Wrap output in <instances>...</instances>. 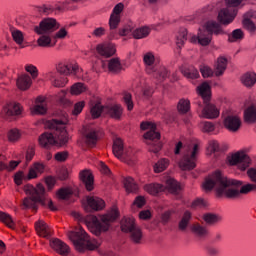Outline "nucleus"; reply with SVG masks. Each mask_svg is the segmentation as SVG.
<instances>
[{
  "instance_id": "f257e3e1",
  "label": "nucleus",
  "mask_w": 256,
  "mask_h": 256,
  "mask_svg": "<svg viewBox=\"0 0 256 256\" xmlns=\"http://www.w3.org/2000/svg\"><path fill=\"white\" fill-rule=\"evenodd\" d=\"M246 175L251 183L243 185V181L233 180L217 170L205 179L202 187L205 191L215 189L217 195H225L228 199H239L241 195H247L256 191V167L247 169Z\"/></svg>"
},
{
  "instance_id": "f03ea898",
  "label": "nucleus",
  "mask_w": 256,
  "mask_h": 256,
  "mask_svg": "<svg viewBox=\"0 0 256 256\" xmlns=\"http://www.w3.org/2000/svg\"><path fill=\"white\" fill-rule=\"evenodd\" d=\"M50 132H44L39 137V143L44 149H49L53 145H67L69 134L65 129V123L61 120H53L50 123Z\"/></svg>"
},
{
  "instance_id": "7ed1b4c3",
  "label": "nucleus",
  "mask_w": 256,
  "mask_h": 256,
  "mask_svg": "<svg viewBox=\"0 0 256 256\" xmlns=\"http://www.w3.org/2000/svg\"><path fill=\"white\" fill-rule=\"evenodd\" d=\"M24 192L29 197L24 198L23 209L37 211V203H41L44 207H48L50 211H57V206L53 204V201L45 199V187H43V184H38L36 188L31 184H27L24 186Z\"/></svg>"
},
{
  "instance_id": "20e7f679",
  "label": "nucleus",
  "mask_w": 256,
  "mask_h": 256,
  "mask_svg": "<svg viewBox=\"0 0 256 256\" xmlns=\"http://www.w3.org/2000/svg\"><path fill=\"white\" fill-rule=\"evenodd\" d=\"M68 238L72 241L76 251L83 253L86 249L95 251L101 247V241L90 239L83 227L79 226L74 231L68 232Z\"/></svg>"
},
{
  "instance_id": "39448f33",
  "label": "nucleus",
  "mask_w": 256,
  "mask_h": 256,
  "mask_svg": "<svg viewBox=\"0 0 256 256\" xmlns=\"http://www.w3.org/2000/svg\"><path fill=\"white\" fill-rule=\"evenodd\" d=\"M119 218V210L114 207L107 214H104L100 217L92 216L90 221L87 223V227L89 231L99 237L101 233H105L109 231V227H111V223L113 221H117Z\"/></svg>"
},
{
  "instance_id": "423d86ee",
  "label": "nucleus",
  "mask_w": 256,
  "mask_h": 256,
  "mask_svg": "<svg viewBox=\"0 0 256 256\" xmlns=\"http://www.w3.org/2000/svg\"><path fill=\"white\" fill-rule=\"evenodd\" d=\"M81 69L78 64H58L56 71L46 73V79L51 81L53 87H65L67 85V75H77Z\"/></svg>"
},
{
  "instance_id": "0eeeda50",
  "label": "nucleus",
  "mask_w": 256,
  "mask_h": 256,
  "mask_svg": "<svg viewBox=\"0 0 256 256\" xmlns=\"http://www.w3.org/2000/svg\"><path fill=\"white\" fill-rule=\"evenodd\" d=\"M223 27L217 21H208L203 29H199L198 36L191 38L192 43H199L203 47H207L213 39V35H223Z\"/></svg>"
},
{
  "instance_id": "6e6552de",
  "label": "nucleus",
  "mask_w": 256,
  "mask_h": 256,
  "mask_svg": "<svg viewBox=\"0 0 256 256\" xmlns=\"http://www.w3.org/2000/svg\"><path fill=\"white\" fill-rule=\"evenodd\" d=\"M197 93L202 98L203 103H205L201 117H204V119H217L219 117V109L215 105L209 104V101H211V85L203 82L197 87Z\"/></svg>"
},
{
  "instance_id": "1a4fd4ad",
  "label": "nucleus",
  "mask_w": 256,
  "mask_h": 256,
  "mask_svg": "<svg viewBox=\"0 0 256 256\" xmlns=\"http://www.w3.org/2000/svg\"><path fill=\"white\" fill-rule=\"evenodd\" d=\"M140 129H142V131L149 130L144 134V139H146V145H148L150 153H159L163 146L159 141V139H161V134L157 132V125L153 122H142L140 124Z\"/></svg>"
},
{
  "instance_id": "9d476101",
  "label": "nucleus",
  "mask_w": 256,
  "mask_h": 256,
  "mask_svg": "<svg viewBox=\"0 0 256 256\" xmlns=\"http://www.w3.org/2000/svg\"><path fill=\"white\" fill-rule=\"evenodd\" d=\"M243 0H225L226 8H222L218 13V21L221 25H231L239 13V5Z\"/></svg>"
},
{
  "instance_id": "9b49d317",
  "label": "nucleus",
  "mask_w": 256,
  "mask_h": 256,
  "mask_svg": "<svg viewBox=\"0 0 256 256\" xmlns=\"http://www.w3.org/2000/svg\"><path fill=\"white\" fill-rule=\"evenodd\" d=\"M197 153H199V145L197 144L184 147V154L179 162L182 171H191L197 167Z\"/></svg>"
},
{
  "instance_id": "f8f14e48",
  "label": "nucleus",
  "mask_w": 256,
  "mask_h": 256,
  "mask_svg": "<svg viewBox=\"0 0 256 256\" xmlns=\"http://www.w3.org/2000/svg\"><path fill=\"white\" fill-rule=\"evenodd\" d=\"M112 151L120 161L127 163V165H135V152L131 148L125 149L123 140L116 138L113 143Z\"/></svg>"
},
{
  "instance_id": "ddd939ff",
  "label": "nucleus",
  "mask_w": 256,
  "mask_h": 256,
  "mask_svg": "<svg viewBox=\"0 0 256 256\" xmlns=\"http://www.w3.org/2000/svg\"><path fill=\"white\" fill-rule=\"evenodd\" d=\"M90 113L93 119H99V117H101V113L110 115L112 119H121V115H123V108L121 105L103 106L98 102L91 107Z\"/></svg>"
},
{
  "instance_id": "4468645a",
  "label": "nucleus",
  "mask_w": 256,
  "mask_h": 256,
  "mask_svg": "<svg viewBox=\"0 0 256 256\" xmlns=\"http://www.w3.org/2000/svg\"><path fill=\"white\" fill-rule=\"evenodd\" d=\"M121 231L123 233H130V239L133 243H141L143 239V232L135 224V218L133 217H124L120 222Z\"/></svg>"
},
{
  "instance_id": "2eb2a0df",
  "label": "nucleus",
  "mask_w": 256,
  "mask_h": 256,
  "mask_svg": "<svg viewBox=\"0 0 256 256\" xmlns=\"http://www.w3.org/2000/svg\"><path fill=\"white\" fill-rule=\"evenodd\" d=\"M230 165H237L240 171H246L251 165V158L244 152H236L228 157Z\"/></svg>"
},
{
  "instance_id": "dca6fc26",
  "label": "nucleus",
  "mask_w": 256,
  "mask_h": 256,
  "mask_svg": "<svg viewBox=\"0 0 256 256\" xmlns=\"http://www.w3.org/2000/svg\"><path fill=\"white\" fill-rule=\"evenodd\" d=\"M224 117V127L228 129V131H231L232 133H235L241 129V118L237 116V114L233 113L232 111L226 110L223 112Z\"/></svg>"
},
{
  "instance_id": "f3484780",
  "label": "nucleus",
  "mask_w": 256,
  "mask_h": 256,
  "mask_svg": "<svg viewBox=\"0 0 256 256\" xmlns=\"http://www.w3.org/2000/svg\"><path fill=\"white\" fill-rule=\"evenodd\" d=\"M123 9H125V5L123 3H118L112 10L109 19V27H110V35L113 37L115 35V29L119 27V23H121V13H123Z\"/></svg>"
},
{
  "instance_id": "a211bd4d",
  "label": "nucleus",
  "mask_w": 256,
  "mask_h": 256,
  "mask_svg": "<svg viewBox=\"0 0 256 256\" xmlns=\"http://www.w3.org/2000/svg\"><path fill=\"white\" fill-rule=\"evenodd\" d=\"M56 29H59V24L55 18L43 19L39 26L34 27L35 33L38 35H45V33H53Z\"/></svg>"
},
{
  "instance_id": "6ab92c4d",
  "label": "nucleus",
  "mask_w": 256,
  "mask_h": 256,
  "mask_svg": "<svg viewBox=\"0 0 256 256\" xmlns=\"http://www.w3.org/2000/svg\"><path fill=\"white\" fill-rule=\"evenodd\" d=\"M1 115L4 119H9V117L15 115H21V105L16 102H9L3 107Z\"/></svg>"
},
{
  "instance_id": "aec40b11",
  "label": "nucleus",
  "mask_w": 256,
  "mask_h": 256,
  "mask_svg": "<svg viewBox=\"0 0 256 256\" xmlns=\"http://www.w3.org/2000/svg\"><path fill=\"white\" fill-rule=\"evenodd\" d=\"M96 51L101 55L102 57H113L115 55L117 49L115 48V44L113 43H104L99 44L96 47Z\"/></svg>"
},
{
  "instance_id": "412c9836",
  "label": "nucleus",
  "mask_w": 256,
  "mask_h": 256,
  "mask_svg": "<svg viewBox=\"0 0 256 256\" xmlns=\"http://www.w3.org/2000/svg\"><path fill=\"white\" fill-rule=\"evenodd\" d=\"M80 180L85 185L88 191H93L95 187V179L93 178V174L88 170H84L80 172Z\"/></svg>"
},
{
  "instance_id": "4be33fe9",
  "label": "nucleus",
  "mask_w": 256,
  "mask_h": 256,
  "mask_svg": "<svg viewBox=\"0 0 256 256\" xmlns=\"http://www.w3.org/2000/svg\"><path fill=\"white\" fill-rule=\"evenodd\" d=\"M50 247H52L54 251H57V253H60V255H69V246L59 239L52 240Z\"/></svg>"
},
{
  "instance_id": "5701e85b",
  "label": "nucleus",
  "mask_w": 256,
  "mask_h": 256,
  "mask_svg": "<svg viewBox=\"0 0 256 256\" xmlns=\"http://www.w3.org/2000/svg\"><path fill=\"white\" fill-rule=\"evenodd\" d=\"M87 203L93 211H101L105 207V201L97 196H88Z\"/></svg>"
},
{
  "instance_id": "b1692460",
  "label": "nucleus",
  "mask_w": 256,
  "mask_h": 256,
  "mask_svg": "<svg viewBox=\"0 0 256 256\" xmlns=\"http://www.w3.org/2000/svg\"><path fill=\"white\" fill-rule=\"evenodd\" d=\"M143 61L146 65V73H148V75H151L157 71V68L153 67V64L155 63V55H153V53H146L143 57Z\"/></svg>"
},
{
  "instance_id": "393cba45",
  "label": "nucleus",
  "mask_w": 256,
  "mask_h": 256,
  "mask_svg": "<svg viewBox=\"0 0 256 256\" xmlns=\"http://www.w3.org/2000/svg\"><path fill=\"white\" fill-rule=\"evenodd\" d=\"M32 115H45L47 113V106L43 97L36 99V105L31 109Z\"/></svg>"
},
{
  "instance_id": "a878e982",
  "label": "nucleus",
  "mask_w": 256,
  "mask_h": 256,
  "mask_svg": "<svg viewBox=\"0 0 256 256\" xmlns=\"http://www.w3.org/2000/svg\"><path fill=\"white\" fill-rule=\"evenodd\" d=\"M35 229L40 237H49L51 235V228L43 220L35 223Z\"/></svg>"
},
{
  "instance_id": "bb28decb",
  "label": "nucleus",
  "mask_w": 256,
  "mask_h": 256,
  "mask_svg": "<svg viewBox=\"0 0 256 256\" xmlns=\"http://www.w3.org/2000/svg\"><path fill=\"white\" fill-rule=\"evenodd\" d=\"M165 189H167V187L160 183H150L144 186V190H146L149 195H159V193H163Z\"/></svg>"
},
{
  "instance_id": "cd10ccee",
  "label": "nucleus",
  "mask_w": 256,
  "mask_h": 256,
  "mask_svg": "<svg viewBox=\"0 0 256 256\" xmlns=\"http://www.w3.org/2000/svg\"><path fill=\"white\" fill-rule=\"evenodd\" d=\"M45 171V165L42 163L36 162L33 164V166L29 169L28 172V179H37L38 174L41 175Z\"/></svg>"
},
{
  "instance_id": "c85d7f7f",
  "label": "nucleus",
  "mask_w": 256,
  "mask_h": 256,
  "mask_svg": "<svg viewBox=\"0 0 256 256\" xmlns=\"http://www.w3.org/2000/svg\"><path fill=\"white\" fill-rule=\"evenodd\" d=\"M192 233L198 237V239H205V237L209 236V230L207 227L202 226L201 224H193L192 225Z\"/></svg>"
},
{
  "instance_id": "c756f323",
  "label": "nucleus",
  "mask_w": 256,
  "mask_h": 256,
  "mask_svg": "<svg viewBox=\"0 0 256 256\" xmlns=\"http://www.w3.org/2000/svg\"><path fill=\"white\" fill-rule=\"evenodd\" d=\"M203 220L209 227H215L218 223H221V217L215 213H205Z\"/></svg>"
},
{
  "instance_id": "7c9ffc66",
  "label": "nucleus",
  "mask_w": 256,
  "mask_h": 256,
  "mask_svg": "<svg viewBox=\"0 0 256 256\" xmlns=\"http://www.w3.org/2000/svg\"><path fill=\"white\" fill-rule=\"evenodd\" d=\"M181 73L186 79H199V71L193 66H184Z\"/></svg>"
},
{
  "instance_id": "2f4dec72",
  "label": "nucleus",
  "mask_w": 256,
  "mask_h": 256,
  "mask_svg": "<svg viewBox=\"0 0 256 256\" xmlns=\"http://www.w3.org/2000/svg\"><path fill=\"white\" fill-rule=\"evenodd\" d=\"M86 145L88 147H96L97 141H99V132L97 130H89L86 134Z\"/></svg>"
},
{
  "instance_id": "473e14b6",
  "label": "nucleus",
  "mask_w": 256,
  "mask_h": 256,
  "mask_svg": "<svg viewBox=\"0 0 256 256\" xmlns=\"http://www.w3.org/2000/svg\"><path fill=\"white\" fill-rule=\"evenodd\" d=\"M166 184L169 192L173 195H179V193H181V184H179L177 180L169 178L167 179Z\"/></svg>"
},
{
  "instance_id": "72a5a7b5",
  "label": "nucleus",
  "mask_w": 256,
  "mask_h": 256,
  "mask_svg": "<svg viewBox=\"0 0 256 256\" xmlns=\"http://www.w3.org/2000/svg\"><path fill=\"white\" fill-rule=\"evenodd\" d=\"M31 83V76H29L28 74L20 76L17 80V85L22 91H27V89L31 87Z\"/></svg>"
},
{
  "instance_id": "f704fd0d",
  "label": "nucleus",
  "mask_w": 256,
  "mask_h": 256,
  "mask_svg": "<svg viewBox=\"0 0 256 256\" xmlns=\"http://www.w3.org/2000/svg\"><path fill=\"white\" fill-rule=\"evenodd\" d=\"M226 69H227V58L225 57L218 58L215 71H214L216 77H220V75H223Z\"/></svg>"
},
{
  "instance_id": "c9c22d12",
  "label": "nucleus",
  "mask_w": 256,
  "mask_h": 256,
  "mask_svg": "<svg viewBox=\"0 0 256 256\" xmlns=\"http://www.w3.org/2000/svg\"><path fill=\"white\" fill-rule=\"evenodd\" d=\"M244 121H246V123H255L256 121L255 105H251L244 111Z\"/></svg>"
},
{
  "instance_id": "e433bc0d",
  "label": "nucleus",
  "mask_w": 256,
  "mask_h": 256,
  "mask_svg": "<svg viewBox=\"0 0 256 256\" xmlns=\"http://www.w3.org/2000/svg\"><path fill=\"white\" fill-rule=\"evenodd\" d=\"M149 33H151V29L147 26H143L135 29L132 35L134 39H145V37H149Z\"/></svg>"
},
{
  "instance_id": "4c0bfd02",
  "label": "nucleus",
  "mask_w": 256,
  "mask_h": 256,
  "mask_svg": "<svg viewBox=\"0 0 256 256\" xmlns=\"http://www.w3.org/2000/svg\"><path fill=\"white\" fill-rule=\"evenodd\" d=\"M241 81L245 87H253V85L256 83L255 72H247L242 76Z\"/></svg>"
},
{
  "instance_id": "58836bf2",
  "label": "nucleus",
  "mask_w": 256,
  "mask_h": 256,
  "mask_svg": "<svg viewBox=\"0 0 256 256\" xmlns=\"http://www.w3.org/2000/svg\"><path fill=\"white\" fill-rule=\"evenodd\" d=\"M108 69L110 73H119L121 69H123L121 61H119V58H111L108 61Z\"/></svg>"
},
{
  "instance_id": "ea45409f",
  "label": "nucleus",
  "mask_w": 256,
  "mask_h": 256,
  "mask_svg": "<svg viewBox=\"0 0 256 256\" xmlns=\"http://www.w3.org/2000/svg\"><path fill=\"white\" fill-rule=\"evenodd\" d=\"M124 187L127 193H137L139 186L135 183V180L132 177H127L124 179Z\"/></svg>"
},
{
  "instance_id": "a19ab883",
  "label": "nucleus",
  "mask_w": 256,
  "mask_h": 256,
  "mask_svg": "<svg viewBox=\"0 0 256 256\" xmlns=\"http://www.w3.org/2000/svg\"><path fill=\"white\" fill-rule=\"evenodd\" d=\"M191 212L185 211L179 224H178V229L180 231H187V227L189 226V221H191Z\"/></svg>"
},
{
  "instance_id": "79ce46f5",
  "label": "nucleus",
  "mask_w": 256,
  "mask_h": 256,
  "mask_svg": "<svg viewBox=\"0 0 256 256\" xmlns=\"http://www.w3.org/2000/svg\"><path fill=\"white\" fill-rule=\"evenodd\" d=\"M245 39V32L242 29L238 28L232 31L231 35L228 38L230 43H235L237 41H243Z\"/></svg>"
},
{
  "instance_id": "37998d69",
  "label": "nucleus",
  "mask_w": 256,
  "mask_h": 256,
  "mask_svg": "<svg viewBox=\"0 0 256 256\" xmlns=\"http://www.w3.org/2000/svg\"><path fill=\"white\" fill-rule=\"evenodd\" d=\"M0 221L10 229H15V221H13V218L8 213L0 212Z\"/></svg>"
},
{
  "instance_id": "c03bdc74",
  "label": "nucleus",
  "mask_w": 256,
  "mask_h": 256,
  "mask_svg": "<svg viewBox=\"0 0 256 256\" xmlns=\"http://www.w3.org/2000/svg\"><path fill=\"white\" fill-rule=\"evenodd\" d=\"M177 109L179 113H182V114L188 113V111L191 109V102L186 99H181L178 102Z\"/></svg>"
},
{
  "instance_id": "a18cd8bd",
  "label": "nucleus",
  "mask_w": 256,
  "mask_h": 256,
  "mask_svg": "<svg viewBox=\"0 0 256 256\" xmlns=\"http://www.w3.org/2000/svg\"><path fill=\"white\" fill-rule=\"evenodd\" d=\"M242 25L244 29L250 33V35L256 34V25L253 23V21L243 18Z\"/></svg>"
},
{
  "instance_id": "49530a36",
  "label": "nucleus",
  "mask_w": 256,
  "mask_h": 256,
  "mask_svg": "<svg viewBox=\"0 0 256 256\" xmlns=\"http://www.w3.org/2000/svg\"><path fill=\"white\" fill-rule=\"evenodd\" d=\"M187 40V29L183 28L180 30L179 35L176 39V45L178 49H181L183 45H185V41Z\"/></svg>"
},
{
  "instance_id": "de8ad7c7",
  "label": "nucleus",
  "mask_w": 256,
  "mask_h": 256,
  "mask_svg": "<svg viewBox=\"0 0 256 256\" xmlns=\"http://www.w3.org/2000/svg\"><path fill=\"white\" fill-rule=\"evenodd\" d=\"M167 167H169V160L163 158L154 165V171L155 173H162Z\"/></svg>"
},
{
  "instance_id": "09e8293b",
  "label": "nucleus",
  "mask_w": 256,
  "mask_h": 256,
  "mask_svg": "<svg viewBox=\"0 0 256 256\" xmlns=\"http://www.w3.org/2000/svg\"><path fill=\"white\" fill-rule=\"evenodd\" d=\"M37 44L39 47H53V44H51V37L47 35H42L38 38Z\"/></svg>"
},
{
  "instance_id": "8fccbe9b",
  "label": "nucleus",
  "mask_w": 256,
  "mask_h": 256,
  "mask_svg": "<svg viewBox=\"0 0 256 256\" xmlns=\"http://www.w3.org/2000/svg\"><path fill=\"white\" fill-rule=\"evenodd\" d=\"M123 101H124L128 111H133L134 104H133V98L130 93H128V92L124 93Z\"/></svg>"
},
{
  "instance_id": "3c124183",
  "label": "nucleus",
  "mask_w": 256,
  "mask_h": 256,
  "mask_svg": "<svg viewBox=\"0 0 256 256\" xmlns=\"http://www.w3.org/2000/svg\"><path fill=\"white\" fill-rule=\"evenodd\" d=\"M8 139L12 143H15V141H19V139H21V132H19V130L17 129H11L8 132Z\"/></svg>"
},
{
  "instance_id": "603ef678",
  "label": "nucleus",
  "mask_w": 256,
  "mask_h": 256,
  "mask_svg": "<svg viewBox=\"0 0 256 256\" xmlns=\"http://www.w3.org/2000/svg\"><path fill=\"white\" fill-rule=\"evenodd\" d=\"M59 199H69L73 192L69 188H61L57 193Z\"/></svg>"
},
{
  "instance_id": "864d4df0",
  "label": "nucleus",
  "mask_w": 256,
  "mask_h": 256,
  "mask_svg": "<svg viewBox=\"0 0 256 256\" xmlns=\"http://www.w3.org/2000/svg\"><path fill=\"white\" fill-rule=\"evenodd\" d=\"M85 91V85L83 83H76L71 87L72 95H80Z\"/></svg>"
},
{
  "instance_id": "5fc2aeb1",
  "label": "nucleus",
  "mask_w": 256,
  "mask_h": 256,
  "mask_svg": "<svg viewBox=\"0 0 256 256\" xmlns=\"http://www.w3.org/2000/svg\"><path fill=\"white\" fill-rule=\"evenodd\" d=\"M200 73L202 77L207 78V77H213V69H211L209 66L201 65L200 66Z\"/></svg>"
},
{
  "instance_id": "6e6d98bb",
  "label": "nucleus",
  "mask_w": 256,
  "mask_h": 256,
  "mask_svg": "<svg viewBox=\"0 0 256 256\" xmlns=\"http://www.w3.org/2000/svg\"><path fill=\"white\" fill-rule=\"evenodd\" d=\"M206 253L208 256H219L221 251L217 246L214 245H208L206 246Z\"/></svg>"
},
{
  "instance_id": "4d7b16f0",
  "label": "nucleus",
  "mask_w": 256,
  "mask_h": 256,
  "mask_svg": "<svg viewBox=\"0 0 256 256\" xmlns=\"http://www.w3.org/2000/svg\"><path fill=\"white\" fill-rule=\"evenodd\" d=\"M154 73V77H159L160 81H165V79H167V77H169L170 73L169 71H167V69L162 68L159 72H157V70Z\"/></svg>"
},
{
  "instance_id": "13d9d810",
  "label": "nucleus",
  "mask_w": 256,
  "mask_h": 256,
  "mask_svg": "<svg viewBox=\"0 0 256 256\" xmlns=\"http://www.w3.org/2000/svg\"><path fill=\"white\" fill-rule=\"evenodd\" d=\"M208 149L211 153H221V147L219 146V142H217L216 140H212L209 142Z\"/></svg>"
},
{
  "instance_id": "bf43d9fd",
  "label": "nucleus",
  "mask_w": 256,
  "mask_h": 256,
  "mask_svg": "<svg viewBox=\"0 0 256 256\" xmlns=\"http://www.w3.org/2000/svg\"><path fill=\"white\" fill-rule=\"evenodd\" d=\"M25 70L27 71V73H30L32 79H37L38 75H39V70L32 64L27 65L25 67Z\"/></svg>"
},
{
  "instance_id": "052dcab7",
  "label": "nucleus",
  "mask_w": 256,
  "mask_h": 256,
  "mask_svg": "<svg viewBox=\"0 0 256 256\" xmlns=\"http://www.w3.org/2000/svg\"><path fill=\"white\" fill-rule=\"evenodd\" d=\"M12 37L15 43H17L18 45H21V43H23V32L19 30H14L12 31Z\"/></svg>"
},
{
  "instance_id": "680f3d73",
  "label": "nucleus",
  "mask_w": 256,
  "mask_h": 256,
  "mask_svg": "<svg viewBox=\"0 0 256 256\" xmlns=\"http://www.w3.org/2000/svg\"><path fill=\"white\" fill-rule=\"evenodd\" d=\"M67 157H69V152L67 151L58 152L55 154V159L59 162L67 161Z\"/></svg>"
},
{
  "instance_id": "e2e57ef3",
  "label": "nucleus",
  "mask_w": 256,
  "mask_h": 256,
  "mask_svg": "<svg viewBox=\"0 0 256 256\" xmlns=\"http://www.w3.org/2000/svg\"><path fill=\"white\" fill-rule=\"evenodd\" d=\"M203 131L205 133H211V132L215 131V125L213 124V122H204L203 123Z\"/></svg>"
},
{
  "instance_id": "0e129e2a",
  "label": "nucleus",
  "mask_w": 256,
  "mask_h": 256,
  "mask_svg": "<svg viewBox=\"0 0 256 256\" xmlns=\"http://www.w3.org/2000/svg\"><path fill=\"white\" fill-rule=\"evenodd\" d=\"M85 107V102H78L74 105V110L72 111L73 115H79L83 108Z\"/></svg>"
},
{
  "instance_id": "69168bd1",
  "label": "nucleus",
  "mask_w": 256,
  "mask_h": 256,
  "mask_svg": "<svg viewBox=\"0 0 256 256\" xmlns=\"http://www.w3.org/2000/svg\"><path fill=\"white\" fill-rule=\"evenodd\" d=\"M33 157H35V148L30 147L26 151V163L33 161Z\"/></svg>"
},
{
  "instance_id": "338daca9",
  "label": "nucleus",
  "mask_w": 256,
  "mask_h": 256,
  "mask_svg": "<svg viewBox=\"0 0 256 256\" xmlns=\"http://www.w3.org/2000/svg\"><path fill=\"white\" fill-rule=\"evenodd\" d=\"M134 205H136V207L141 209V207H143L145 205V197H143V196L136 197L134 200Z\"/></svg>"
},
{
  "instance_id": "774afa93",
  "label": "nucleus",
  "mask_w": 256,
  "mask_h": 256,
  "mask_svg": "<svg viewBox=\"0 0 256 256\" xmlns=\"http://www.w3.org/2000/svg\"><path fill=\"white\" fill-rule=\"evenodd\" d=\"M92 35L94 37H103V35H105V28L103 27H98L96 28L93 32Z\"/></svg>"
}]
</instances>
